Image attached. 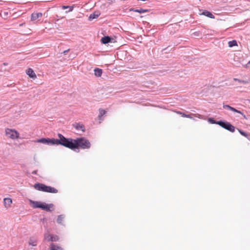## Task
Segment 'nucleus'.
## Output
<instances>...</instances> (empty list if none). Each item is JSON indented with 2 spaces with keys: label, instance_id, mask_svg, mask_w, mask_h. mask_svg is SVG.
Masks as SVG:
<instances>
[{
  "label": "nucleus",
  "instance_id": "34",
  "mask_svg": "<svg viewBox=\"0 0 250 250\" xmlns=\"http://www.w3.org/2000/svg\"><path fill=\"white\" fill-rule=\"evenodd\" d=\"M193 34H194L195 35H197H197H198V32H194Z\"/></svg>",
  "mask_w": 250,
  "mask_h": 250
},
{
  "label": "nucleus",
  "instance_id": "31",
  "mask_svg": "<svg viewBox=\"0 0 250 250\" xmlns=\"http://www.w3.org/2000/svg\"><path fill=\"white\" fill-rule=\"evenodd\" d=\"M37 171H38L37 170H35L32 172V174L36 175L37 174Z\"/></svg>",
  "mask_w": 250,
  "mask_h": 250
},
{
  "label": "nucleus",
  "instance_id": "37",
  "mask_svg": "<svg viewBox=\"0 0 250 250\" xmlns=\"http://www.w3.org/2000/svg\"><path fill=\"white\" fill-rule=\"evenodd\" d=\"M3 64H4V65H6V63H3Z\"/></svg>",
  "mask_w": 250,
  "mask_h": 250
},
{
  "label": "nucleus",
  "instance_id": "20",
  "mask_svg": "<svg viewBox=\"0 0 250 250\" xmlns=\"http://www.w3.org/2000/svg\"><path fill=\"white\" fill-rule=\"evenodd\" d=\"M99 115H98V119L99 120H102L103 119H102V117L106 113V111H105L104 109H102V108H100L99 109Z\"/></svg>",
  "mask_w": 250,
  "mask_h": 250
},
{
  "label": "nucleus",
  "instance_id": "4",
  "mask_svg": "<svg viewBox=\"0 0 250 250\" xmlns=\"http://www.w3.org/2000/svg\"><path fill=\"white\" fill-rule=\"evenodd\" d=\"M219 125L223 127V128L231 132H234L235 131V127L233 125H232L229 122L224 121H219Z\"/></svg>",
  "mask_w": 250,
  "mask_h": 250
},
{
  "label": "nucleus",
  "instance_id": "26",
  "mask_svg": "<svg viewBox=\"0 0 250 250\" xmlns=\"http://www.w3.org/2000/svg\"><path fill=\"white\" fill-rule=\"evenodd\" d=\"M233 80L234 81H237L240 83H242L243 84H247L249 83V82L248 81L242 80L238 79L237 78H234Z\"/></svg>",
  "mask_w": 250,
  "mask_h": 250
},
{
  "label": "nucleus",
  "instance_id": "8",
  "mask_svg": "<svg viewBox=\"0 0 250 250\" xmlns=\"http://www.w3.org/2000/svg\"><path fill=\"white\" fill-rule=\"evenodd\" d=\"M73 126L77 130H82L83 132H85V128L83 125L80 124V123H75L73 124Z\"/></svg>",
  "mask_w": 250,
  "mask_h": 250
},
{
  "label": "nucleus",
  "instance_id": "27",
  "mask_svg": "<svg viewBox=\"0 0 250 250\" xmlns=\"http://www.w3.org/2000/svg\"><path fill=\"white\" fill-rule=\"evenodd\" d=\"M62 8L63 9H68V8L69 9L68 10V12H70V11H72L73 9V6H62Z\"/></svg>",
  "mask_w": 250,
  "mask_h": 250
},
{
  "label": "nucleus",
  "instance_id": "9",
  "mask_svg": "<svg viewBox=\"0 0 250 250\" xmlns=\"http://www.w3.org/2000/svg\"><path fill=\"white\" fill-rule=\"evenodd\" d=\"M53 206L54 205L52 204H46L45 203H43L41 209L46 211H51L50 208H52Z\"/></svg>",
  "mask_w": 250,
  "mask_h": 250
},
{
  "label": "nucleus",
  "instance_id": "21",
  "mask_svg": "<svg viewBox=\"0 0 250 250\" xmlns=\"http://www.w3.org/2000/svg\"><path fill=\"white\" fill-rule=\"evenodd\" d=\"M59 240V237L57 235L51 234V236L48 239V241L56 242Z\"/></svg>",
  "mask_w": 250,
  "mask_h": 250
},
{
  "label": "nucleus",
  "instance_id": "33",
  "mask_svg": "<svg viewBox=\"0 0 250 250\" xmlns=\"http://www.w3.org/2000/svg\"><path fill=\"white\" fill-rule=\"evenodd\" d=\"M69 49H68V50H65V51H63V54H65L67 52H68V51H69Z\"/></svg>",
  "mask_w": 250,
  "mask_h": 250
},
{
  "label": "nucleus",
  "instance_id": "18",
  "mask_svg": "<svg viewBox=\"0 0 250 250\" xmlns=\"http://www.w3.org/2000/svg\"><path fill=\"white\" fill-rule=\"evenodd\" d=\"M28 243L29 245L35 247L37 245V240L33 237H30L29 238Z\"/></svg>",
  "mask_w": 250,
  "mask_h": 250
},
{
  "label": "nucleus",
  "instance_id": "22",
  "mask_svg": "<svg viewBox=\"0 0 250 250\" xmlns=\"http://www.w3.org/2000/svg\"><path fill=\"white\" fill-rule=\"evenodd\" d=\"M65 216L63 214L59 215L58 216V218L57 219V222L59 224H62V222Z\"/></svg>",
  "mask_w": 250,
  "mask_h": 250
},
{
  "label": "nucleus",
  "instance_id": "25",
  "mask_svg": "<svg viewBox=\"0 0 250 250\" xmlns=\"http://www.w3.org/2000/svg\"><path fill=\"white\" fill-rule=\"evenodd\" d=\"M237 130H238V131H239V133H240L242 135H243V136H244V137H246V138H248L249 135H248V134L247 132H246L244 131L243 130H241V129H239V128H237Z\"/></svg>",
  "mask_w": 250,
  "mask_h": 250
},
{
  "label": "nucleus",
  "instance_id": "28",
  "mask_svg": "<svg viewBox=\"0 0 250 250\" xmlns=\"http://www.w3.org/2000/svg\"><path fill=\"white\" fill-rule=\"evenodd\" d=\"M223 108L226 109L230 110L232 111L234 107L229 106V105H223Z\"/></svg>",
  "mask_w": 250,
  "mask_h": 250
},
{
  "label": "nucleus",
  "instance_id": "30",
  "mask_svg": "<svg viewBox=\"0 0 250 250\" xmlns=\"http://www.w3.org/2000/svg\"><path fill=\"white\" fill-rule=\"evenodd\" d=\"M232 111L234 112H236V113H240V114H243V113H242V112L240 110H238L234 108H233V110Z\"/></svg>",
  "mask_w": 250,
  "mask_h": 250
},
{
  "label": "nucleus",
  "instance_id": "13",
  "mask_svg": "<svg viewBox=\"0 0 250 250\" xmlns=\"http://www.w3.org/2000/svg\"><path fill=\"white\" fill-rule=\"evenodd\" d=\"M111 40H112V39L110 37L107 36H104V37H103L101 39V42L103 44H107V43L111 42Z\"/></svg>",
  "mask_w": 250,
  "mask_h": 250
},
{
  "label": "nucleus",
  "instance_id": "11",
  "mask_svg": "<svg viewBox=\"0 0 250 250\" xmlns=\"http://www.w3.org/2000/svg\"><path fill=\"white\" fill-rule=\"evenodd\" d=\"M26 74L27 75H28L30 78H32L34 79H35V78H36L37 76H36V75L35 74V73H34L33 70L31 68H29L27 70H26Z\"/></svg>",
  "mask_w": 250,
  "mask_h": 250
},
{
  "label": "nucleus",
  "instance_id": "32",
  "mask_svg": "<svg viewBox=\"0 0 250 250\" xmlns=\"http://www.w3.org/2000/svg\"><path fill=\"white\" fill-rule=\"evenodd\" d=\"M24 25H25V22H23V23H22L19 24V26H24Z\"/></svg>",
  "mask_w": 250,
  "mask_h": 250
},
{
  "label": "nucleus",
  "instance_id": "15",
  "mask_svg": "<svg viewBox=\"0 0 250 250\" xmlns=\"http://www.w3.org/2000/svg\"><path fill=\"white\" fill-rule=\"evenodd\" d=\"M130 11H133V12H138V13H145V12H148L149 10L148 9H143L142 8H140L139 9L131 8L130 9Z\"/></svg>",
  "mask_w": 250,
  "mask_h": 250
},
{
  "label": "nucleus",
  "instance_id": "10",
  "mask_svg": "<svg viewBox=\"0 0 250 250\" xmlns=\"http://www.w3.org/2000/svg\"><path fill=\"white\" fill-rule=\"evenodd\" d=\"M42 16V14L41 12L32 13L31 15V21H34L39 18H41Z\"/></svg>",
  "mask_w": 250,
  "mask_h": 250
},
{
  "label": "nucleus",
  "instance_id": "23",
  "mask_svg": "<svg viewBox=\"0 0 250 250\" xmlns=\"http://www.w3.org/2000/svg\"><path fill=\"white\" fill-rule=\"evenodd\" d=\"M228 45L229 47L237 46V42L236 40H232L229 42Z\"/></svg>",
  "mask_w": 250,
  "mask_h": 250
},
{
  "label": "nucleus",
  "instance_id": "35",
  "mask_svg": "<svg viewBox=\"0 0 250 250\" xmlns=\"http://www.w3.org/2000/svg\"><path fill=\"white\" fill-rule=\"evenodd\" d=\"M29 33H23V34H28Z\"/></svg>",
  "mask_w": 250,
  "mask_h": 250
},
{
  "label": "nucleus",
  "instance_id": "14",
  "mask_svg": "<svg viewBox=\"0 0 250 250\" xmlns=\"http://www.w3.org/2000/svg\"><path fill=\"white\" fill-rule=\"evenodd\" d=\"M201 15H204L211 19H214V16L208 10H204Z\"/></svg>",
  "mask_w": 250,
  "mask_h": 250
},
{
  "label": "nucleus",
  "instance_id": "24",
  "mask_svg": "<svg viewBox=\"0 0 250 250\" xmlns=\"http://www.w3.org/2000/svg\"><path fill=\"white\" fill-rule=\"evenodd\" d=\"M208 122L211 124H217L219 125V121H216L212 118H209L208 119Z\"/></svg>",
  "mask_w": 250,
  "mask_h": 250
},
{
  "label": "nucleus",
  "instance_id": "16",
  "mask_svg": "<svg viewBox=\"0 0 250 250\" xmlns=\"http://www.w3.org/2000/svg\"><path fill=\"white\" fill-rule=\"evenodd\" d=\"M50 250H64L62 248L59 246L54 243H51L50 245Z\"/></svg>",
  "mask_w": 250,
  "mask_h": 250
},
{
  "label": "nucleus",
  "instance_id": "6",
  "mask_svg": "<svg viewBox=\"0 0 250 250\" xmlns=\"http://www.w3.org/2000/svg\"><path fill=\"white\" fill-rule=\"evenodd\" d=\"M30 202L31 204V207L34 208H42L43 202H41L40 201H35L32 200H30Z\"/></svg>",
  "mask_w": 250,
  "mask_h": 250
},
{
  "label": "nucleus",
  "instance_id": "7",
  "mask_svg": "<svg viewBox=\"0 0 250 250\" xmlns=\"http://www.w3.org/2000/svg\"><path fill=\"white\" fill-rule=\"evenodd\" d=\"M178 114H179L180 115H181L182 117H186V118H190V119H192V115H194L195 116V117H198V118H200V116H201L199 114H197V115H195V114H185V113H183L181 111H176V112Z\"/></svg>",
  "mask_w": 250,
  "mask_h": 250
},
{
  "label": "nucleus",
  "instance_id": "5",
  "mask_svg": "<svg viewBox=\"0 0 250 250\" xmlns=\"http://www.w3.org/2000/svg\"><path fill=\"white\" fill-rule=\"evenodd\" d=\"M6 136L12 139H18L19 137V133L15 129L6 128L5 129Z\"/></svg>",
  "mask_w": 250,
  "mask_h": 250
},
{
  "label": "nucleus",
  "instance_id": "2",
  "mask_svg": "<svg viewBox=\"0 0 250 250\" xmlns=\"http://www.w3.org/2000/svg\"><path fill=\"white\" fill-rule=\"evenodd\" d=\"M58 136L59 138V139L42 138L39 139L38 142L47 145L50 144L51 145H61L63 146L64 136L62 134L59 133Z\"/></svg>",
  "mask_w": 250,
  "mask_h": 250
},
{
  "label": "nucleus",
  "instance_id": "19",
  "mask_svg": "<svg viewBox=\"0 0 250 250\" xmlns=\"http://www.w3.org/2000/svg\"><path fill=\"white\" fill-rule=\"evenodd\" d=\"M94 71V74L96 77H101L103 73L102 69L99 68H96Z\"/></svg>",
  "mask_w": 250,
  "mask_h": 250
},
{
  "label": "nucleus",
  "instance_id": "3",
  "mask_svg": "<svg viewBox=\"0 0 250 250\" xmlns=\"http://www.w3.org/2000/svg\"><path fill=\"white\" fill-rule=\"evenodd\" d=\"M33 187L37 190L45 192L57 193L58 192V190L54 187L39 183L35 184Z\"/></svg>",
  "mask_w": 250,
  "mask_h": 250
},
{
  "label": "nucleus",
  "instance_id": "36",
  "mask_svg": "<svg viewBox=\"0 0 250 250\" xmlns=\"http://www.w3.org/2000/svg\"><path fill=\"white\" fill-rule=\"evenodd\" d=\"M250 61L249 62L248 64H250Z\"/></svg>",
  "mask_w": 250,
  "mask_h": 250
},
{
  "label": "nucleus",
  "instance_id": "12",
  "mask_svg": "<svg viewBox=\"0 0 250 250\" xmlns=\"http://www.w3.org/2000/svg\"><path fill=\"white\" fill-rule=\"evenodd\" d=\"M100 14L101 13L99 11H95L90 15L88 19L89 21H91L93 19H96L99 17Z\"/></svg>",
  "mask_w": 250,
  "mask_h": 250
},
{
  "label": "nucleus",
  "instance_id": "17",
  "mask_svg": "<svg viewBox=\"0 0 250 250\" xmlns=\"http://www.w3.org/2000/svg\"><path fill=\"white\" fill-rule=\"evenodd\" d=\"M12 201L11 199L10 198H4L3 200V203L6 208H8L11 206V204H12Z\"/></svg>",
  "mask_w": 250,
  "mask_h": 250
},
{
  "label": "nucleus",
  "instance_id": "1",
  "mask_svg": "<svg viewBox=\"0 0 250 250\" xmlns=\"http://www.w3.org/2000/svg\"><path fill=\"white\" fill-rule=\"evenodd\" d=\"M63 146L74 151L80 148L89 149L91 147L90 142L84 137L77 138L73 139L71 138H65L64 136Z\"/></svg>",
  "mask_w": 250,
  "mask_h": 250
},
{
  "label": "nucleus",
  "instance_id": "29",
  "mask_svg": "<svg viewBox=\"0 0 250 250\" xmlns=\"http://www.w3.org/2000/svg\"><path fill=\"white\" fill-rule=\"evenodd\" d=\"M50 236H51V234H47V233L44 234V241H46L47 242H49L48 241V239H49V238H50Z\"/></svg>",
  "mask_w": 250,
  "mask_h": 250
}]
</instances>
